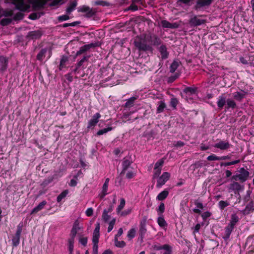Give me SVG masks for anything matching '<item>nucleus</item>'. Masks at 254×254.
Segmentation results:
<instances>
[{"label": "nucleus", "mask_w": 254, "mask_h": 254, "mask_svg": "<svg viewBox=\"0 0 254 254\" xmlns=\"http://www.w3.org/2000/svg\"><path fill=\"white\" fill-rule=\"evenodd\" d=\"M239 221V217L236 214L232 215L230 223L225 228L224 232L223 234L222 238L225 242L229 240L230 235L234 230L237 223Z\"/></svg>", "instance_id": "obj_1"}, {"label": "nucleus", "mask_w": 254, "mask_h": 254, "mask_svg": "<svg viewBox=\"0 0 254 254\" xmlns=\"http://www.w3.org/2000/svg\"><path fill=\"white\" fill-rule=\"evenodd\" d=\"M205 16L204 15H191L189 20L190 26L191 27H195L205 24L206 19L203 18Z\"/></svg>", "instance_id": "obj_2"}, {"label": "nucleus", "mask_w": 254, "mask_h": 254, "mask_svg": "<svg viewBox=\"0 0 254 254\" xmlns=\"http://www.w3.org/2000/svg\"><path fill=\"white\" fill-rule=\"evenodd\" d=\"M250 176V172L248 170L242 167L239 168L235 175H233L232 179L236 181H239L241 183L245 182Z\"/></svg>", "instance_id": "obj_3"}, {"label": "nucleus", "mask_w": 254, "mask_h": 254, "mask_svg": "<svg viewBox=\"0 0 254 254\" xmlns=\"http://www.w3.org/2000/svg\"><path fill=\"white\" fill-rule=\"evenodd\" d=\"M147 42L146 38H145L144 36L143 38H139L136 39L134 42V44L135 47L139 51L146 52L152 50V47L147 44Z\"/></svg>", "instance_id": "obj_4"}, {"label": "nucleus", "mask_w": 254, "mask_h": 254, "mask_svg": "<svg viewBox=\"0 0 254 254\" xmlns=\"http://www.w3.org/2000/svg\"><path fill=\"white\" fill-rule=\"evenodd\" d=\"M186 94V99L192 101L197 96V88L195 87H187L183 90Z\"/></svg>", "instance_id": "obj_5"}, {"label": "nucleus", "mask_w": 254, "mask_h": 254, "mask_svg": "<svg viewBox=\"0 0 254 254\" xmlns=\"http://www.w3.org/2000/svg\"><path fill=\"white\" fill-rule=\"evenodd\" d=\"M13 15V12L11 10L10 11H5L3 10V9H1L0 8V17L1 16H4L5 17H9ZM12 18H9V17H5L4 18H2L0 23L2 26H6L10 24L12 21Z\"/></svg>", "instance_id": "obj_6"}, {"label": "nucleus", "mask_w": 254, "mask_h": 254, "mask_svg": "<svg viewBox=\"0 0 254 254\" xmlns=\"http://www.w3.org/2000/svg\"><path fill=\"white\" fill-rule=\"evenodd\" d=\"M145 38H146V40L148 42L154 46H158L161 44V40L156 35L153 34H149L145 35Z\"/></svg>", "instance_id": "obj_7"}, {"label": "nucleus", "mask_w": 254, "mask_h": 254, "mask_svg": "<svg viewBox=\"0 0 254 254\" xmlns=\"http://www.w3.org/2000/svg\"><path fill=\"white\" fill-rule=\"evenodd\" d=\"M146 222V219H144L140 221L139 224L138 239L139 240H140L141 242H143V239L145 237V235L147 232Z\"/></svg>", "instance_id": "obj_8"}, {"label": "nucleus", "mask_w": 254, "mask_h": 254, "mask_svg": "<svg viewBox=\"0 0 254 254\" xmlns=\"http://www.w3.org/2000/svg\"><path fill=\"white\" fill-rule=\"evenodd\" d=\"M243 186L235 181L229 184L227 187L229 192H233L235 194L239 193L240 190H243Z\"/></svg>", "instance_id": "obj_9"}, {"label": "nucleus", "mask_w": 254, "mask_h": 254, "mask_svg": "<svg viewBox=\"0 0 254 254\" xmlns=\"http://www.w3.org/2000/svg\"><path fill=\"white\" fill-rule=\"evenodd\" d=\"M170 175L168 172H164L161 176L157 179L156 187L160 188L169 180Z\"/></svg>", "instance_id": "obj_10"}, {"label": "nucleus", "mask_w": 254, "mask_h": 254, "mask_svg": "<svg viewBox=\"0 0 254 254\" xmlns=\"http://www.w3.org/2000/svg\"><path fill=\"white\" fill-rule=\"evenodd\" d=\"M78 11L85 13L87 17H92L96 13V11L94 9L86 5L79 7Z\"/></svg>", "instance_id": "obj_11"}, {"label": "nucleus", "mask_w": 254, "mask_h": 254, "mask_svg": "<svg viewBox=\"0 0 254 254\" xmlns=\"http://www.w3.org/2000/svg\"><path fill=\"white\" fill-rule=\"evenodd\" d=\"M212 2V0H197L194 8L196 10H200L205 6H209Z\"/></svg>", "instance_id": "obj_12"}, {"label": "nucleus", "mask_w": 254, "mask_h": 254, "mask_svg": "<svg viewBox=\"0 0 254 254\" xmlns=\"http://www.w3.org/2000/svg\"><path fill=\"white\" fill-rule=\"evenodd\" d=\"M100 223H97L93 233L92 242L93 245H98L100 237Z\"/></svg>", "instance_id": "obj_13"}, {"label": "nucleus", "mask_w": 254, "mask_h": 254, "mask_svg": "<svg viewBox=\"0 0 254 254\" xmlns=\"http://www.w3.org/2000/svg\"><path fill=\"white\" fill-rule=\"evenodd\" d=\"M157 49L161 55V59L162 60H166L168 58L169 53L167 51V48L165 45H160Z\"/></svg>", "instance_id": "obj_14"}, {"label": "nucleus", "mask_w": 254, "mask_h": 254, "mask_svg": "<svg viewBox=\"0 0 254 254\" xmlns=\"http://www.w3.org/2000/svg\"><path fill=\"white\" fill-rule=\"evenodd\" d=\"M231 146V144L228 141L221 140L218 141L214 145V147L216 148L225 150L229 149Z\"/></svg>", "instance_id": "obj_15"}, {"label": "nucleus", "mask_w": 254, "mask_h": 254, "mask_svg": "<svg viewBox=\"0 0 254 254\" xmlns=\"http://www.w3.org/2000/svg\"><path fill=\"white\" fill-rule=\"evenodd\" d=\"M132 161L127 158H124L122 161V170L120 173V175H123L126 173V171L129 168L132 164Z\"/></svg>", "instance_id": "obj_16"}, {"label": "nucleus", "mask_w": 254, "mask_h": 254, "mask_svg": "<svg viewBox=\"0 0 254 254\" xmlns=\"http://www.w3.org/2000/svg\"><path fill=\"white\" fill-rule=\"evenodd\" d=\"M101 117V115L99 113L94 114L92 118L89 121L87 128L94 127L99 122V119Z\"/></svg>", "instance_id": "obj_17"}, {"label": "nucleus", "mask_w": 254, "mask_h": 254, "mask_svg": "<svg viewBox=\"0 0 254 254\" xmlns=\"http://www.w3.org/2000/svg\"><path fill=\"white\" fill-rule=\"evenodd\" d=\"M81 229L79 226V222L78 220L74 221L70 232V238H75L77 232Z\"/></svg>", "instance_id": "obj_18"}, {"label": "nucleus", "mask_w": 254, "mask_h": 254, "mask_svg": "<svg viewBox=\"0 0 254 254\" xmlns=\"http://www.w3.org/2000/svg\"><path fill=\"white\" fill-rule=\"evenodd\" d=\"M247 92L244 90L241 91L235 92L233 93V96L234 99L237 101L241 102L242 100L245 98L247 94Z\"/></svg>", "instance_id": "obj_19"}, {"label": "nucleus", "mask_w": 254, "mask_h": 254, "mask_svg": "<svg viewBox=\"0 0 254 254\" xmlns=\"http://www.w3.org/2000/svg\"><path fill=\"white\" fill-rule=\"evenodd\" d=\"M8 59L3 56H0V70L4 71L7 67Z\"/></svg>", "instance_id": "obj_20"}, {"label": "nucleus", "mask_w": 254, "mask_h": 254, "mask_svg": "<svg viewBox=\"0 0 254 254\" xmlns=\"http://www.w3.org/2000/svg\"><path fill=\"white\" fill-rule=\"evenodd\" d=\"M157 219V222L158 225L163 230H166L168 224L166 221L165 220L163 215H158Z\"/></svg>", "instance_id": "obj_21"}, {"label": "nucleus", "mask_w": 254, "mask_h": 254, "mask_svg": "<svg viewBox=\"0 0 254 254\" xmlns=\"http://www.w3.org/2000/svg\"><path fill=\"white\" fill-rule=\"evenodd\" d=\"M161 24L163 27L169 29H176L178 28L179 27V24L178 23H171L165 20H162L161 21Z\"/></svg>", "instance_id": "obj_22"}, {"label": "nucleus", "mask_w": 254, "mask_h": 254, "mask_svg": "<svg viewBox=\"0 0 254 254\" xmlns=\"http://www.w3.org/2000/svg\"><path fill=\"white\" fill-rule=\"evenodd\" d=\"M194 203L197 208H193L192 209L193 212L195 213L200 214L201 213L200 209H203L204 208L203 203L198 200H195Z\"/></svg>", "instance_id": "obj_23"}, {"label": "nucleus", "mask_w": 254, "mask_h": 254, "mask_svg": "<svg viewBox=\"0 0 254 254\" xmlns=\"http://www.w3.org/2000/svg\"><path fill=\"white\" fill-rule=\"evenodd\" d=\"M21 233L16 232L12 238V245L13 247H17L20 243Z\"/></svg>", "instance_id": "obj_24"}, {"label": "nucleus", "mask_w": 254, "mask_h": 254, "mask_svg": "<svg viewBox=\"0 0 254 254\" xmlns=\"http://www.w3.org/2000/svg\"><path fill=\"white\" fill-rule=\"evenodd\" d=\"M47 202L45 200L42 201L37 206L34 207L31 212V214L36 213L41 210L46 204Z\"/></svg>", "instance_id": "obj_25"}, {"label": "nucleus", "mask_w": 254, "mask_h": 254, "mask_svg": "<svg viewBox=\"0 0 254 254\" xmlns=\"http://www.w3.org/2000/svg\"><path fill=\"white\" fill-rule=\"evenodd\" d=\"M226 98L224 95H221L219 96L217 102V104L218 108L220 109H222L226 103Z\"/></svg>", "instance_id": "obj_26"}, {"label": "nucleus", "mask_w": 254, "mask_h": 254, "mask_svg": "<svg viewBox=\"0 0 254 254\" xmlns=\"http://www.w3.org/2000/svg\"><path fill=\"white\" fill-rule=\"evenodd\" d=\"M42 35L41 31L39 30L31 31L29 33L28 36L32 39H38Z\"/></svg>", "instance_id": "obj_27"}, {"label": "nucleus", "mask_w": 254, "mask_h": 254, "mask_svg": "<svg viewBox=\"0 0 254 254\" xmlns=\"http://www.w3.org/2000/svg\"><path fill=\"white\" fill-rule=\"evenodd\" d=\"M90 58L89 56H84L83 58L76 64L74 71L76 72L81 66L83 65L84 62H87Z\"/></svg>", "instance_id": "obj_28"}, {"label": "nucleus", "mask_w": 254, "mask_h": 254, "mask_svg": "<svg viewBox=\"0 0 254 254\" xmlns=\"http://www.w3.org/2000/svg\"><path fill=\"white\" fill-rule=\"evenodd\" d=\"M136 97H131L127 100V102L124 105L125 108H130L134 105V101L136 100Z\"/></svg>", "instance_id": "obj_29"}, {"label": "nucleus", "mask_w": 254, "mask_h": 254, "mask_svg": "<svg viewBox=\"0 0 254 254\" xmlns=\"http://www.w3.org/2000/svg\"><path fill=\"white\" fill-rule=\"evenodd\" d=\"M158 106L157 108L156 113L159 114L163 112L164 109L166 107L165 103L163 101H160L158 102Z\"/></svg>", "instance_id": "obj_30"}, {"label": "nucleus", "mask_w": 254, "mask_h": 254, "mask_svg": "<svg viewBox=\"0 0 254 254\" xmlns=\"http://www.w3.org/2000/svg\"><path fill=\"white\" fill-rule=\"evenodd\" d=\"M109 181H110L109 178H107L105 180V182L103 186V188H102V195H103L102 197H103L108 194L107 190H108Z\"/></svg>", "instance_id": "obj_31"}, {"label": "nucleus", "mask_w": 254, "mask_h": 254, "mask_svg": "<svg viewBox=\"0 0 254 254\" xmlns=\"http://www.w3.org/2000/svg\"><path fill=\"white\" fill-rule=\"evenodd\" d=\"M168 194L169 191L166 190H164L158 194L157 199L159 200H163L168 196Z\"/></svg>", "instance_id": "obj_32"}, {"label": "nucleus", "mask_w": 254, "mask_h": 254, "mask_svg": "<svg viewBox=\"0 0 254 254\" xmlns=\"http://www.w3.org/2000/svg\"><path fill=\"white\" fill-rule=\"evenodd\" d=\"M180 62L178 61H174L170 66V72L174 73L180 65Z\"/></svg>", "instance_id": "obj_33"}, {"label": "nucleus", "mask_w": 254, "mask_h": 254, "mask_svg": "<svg viewBox=\"0 0 254 254\" xmlns=\"http://www.w3.org/2000/svg\"><path fill=\"white\" fill-rule=\"evenodd\" d=\"M47 52V49H42L39 53L37 54L36 59L39 61H42L45 58V54Z\"/></svg>", "instance_id": "obj_34"}, {"label": "nucleus", "mask_w": 254, "mask_h": 254, "mask_svg": "<svg viewBox=\"0 0 254 254\" xmlns=\"http://www.w3.org/2000/svg\"><path fill=\"white\" fill-rule=\"evenodd\" d=\"M76 5V1H73L72 2H71L66 9V13L70 14L72 11H73L75 9Z\"/></svg>", "instance_id": "obj_35"}, {"label": "nucleus", "mask_w": 254, "mask_h": 254, "mask_svg": "<svg viewBox=\"0 0 254 254\" xmlns=\"http://www.w3.org/2000/svg\"><path fill=\"white\" fill-rule=\"evenodd\" d=\"M227 107L226 108L228 109L229 108H232L233 109H235L237 107V105L234 100L228 99L226 102Z\"/></svg>", "instance_id": "obj_36"}, {"label": "nucleus", "mask_w": 254, "mask_h": 254, "mask_svg": "<svg viewBox=\"0 0 254 254\" xmlns=\"http://www.w3.org/2000/svg\"><path fill=\"white\" fill-rule=\"evenodd\" d=\"M74 238H70L68 240V247L69 254H72L74 248Z\"/></svg>", "instance_id": "obj_37"}, {"label": "nucleus", "mask_w": 254, "mask_h": 254, "mask_svg": "<svg viewBox=\"0 0 254 254\" xmlns=\"http://www.w3.org/2000/svg\"><path fill=\"white\" fill-rule=\"evenodd\" d=\"M68 61V57L66 56H63L59 66L60 70H62L65 66V64Z\"/></svg>", "instance_id": "obj_38"}, {"label": "nucleus", "mask_w": 254, "mask_h": 254, "mask_svg": "<svg viewBox=\"0 0 254 254\" xmlns=\"http://www.w3.org/2000/svg\"><path fill=\"white\" fill-rule=\"evenodd\" d=\"M68 193V190H66L61 192L57 197V200L58 202H60L64 199Z\"/></svg>", "instance_id": "obj_39"}, {"label": "nucleus", "mask_w": 254, "mask_h": 254, "mask_svg": "<svg viewBox=\"0 0 254 254\" xmlns=\"http://www.w3.org/2000/svg\"><path fill=\"white\" fill-rule=\"evenodd\" d=\"M254 243V235L249 236L246 240V242L245 243V246H248L249 247H250L251 246L253 245V244Z\"/></svg>", "instance_id": "obj_40"}, {"label": "nucleus", "mask_w": 254, "mask_h": 254, "mask_svg": "<svg viewBox=\"0 0 254 254\" xmlns=\"http://www.w3.org/2000/svg\"><path fill=\"white\" fill-rule=\"evenodd\" d=\"M227 201L221 200L218 202V206L220 210H223L225 207L229 205Z\"/></svg>", "instance_id": "obj_41"}, {"label": "nucleus", "mask_w": 254, "mask_h": 254, "mask_svg": "<svg viewBox=\"0 0 254 254\" xmlns=\"http://www.w3.org/2000/svg\"><path fill=\"white\" fill-rule=\"evenodd\" d=\"M115 245L118 248H122L125 247L126 243L124 241H118V238H115Z\"/></svg>", "instance_id": "obj_42"}, {"label": "nucleus", "mask_w": 254, "mask_h": 254, "mask_svg": "<svg viewBox=\"0 0 254 254\" xmlns=\"http://www.w3.org/2000/svg\"><path fill=\"white\" fill-rule=\"evenodd\" d=\"M179 101L176 98H172L170 100V105L173 109H176Z\"/></svg>", "instance_id": "obj_43"}, {"label": "nucleus", "mask_w": 254, "mask_h": 254, "mask_svg": "<svg viewBox=\"0 0 254 254\" xmlns=\"http://www.w3.org/2000/svg\"><path fill=\"white\" fill-rule=\"evenodd\" d=\"M165 211V205L163 202H161L158 208H157V211L158 215H163V213Z\"/></svg>", "instance_id": "obj_44"}, {"label": "nucleus", "mask_w": 254, "mask_h": 254, "mask_svg": "<svg viewBox=\"0 0 254 254\" xmlns=\"http://www.w3.org/2000/svg\"><path fill=\"white\" fill-rule=\"evenodd\" d=\"M113 129V127H108L107 128H104L103 129H100L97 132V134L98 135H101L105 134V133L108 132V131H110Z\"/></svg>", "instance_id": "obj_45"}, {"label": "nucleus", "mask_w": 254, "mask_h": 254, "mask_svg": "<svg viewBox=\"0 0 254 254\" xmlns=\"http://www.w3.org/2000/svg\"><path fill=\"white\" fill-rule=\"evenodd\" d=\"M254 209V202L252 200L247 205L246 208H245V211L248 213L250 211L253 210Z\"/></svg>", "instance_id": "obj_46"}, {"label": "nucleus", "mask_w": 254, "mask_h": 254, "mask_svg": "<svg viewBox=\"0 0 254 254\" xmlns=\"http://www.w3.org/2000/svg\"><path fill=\"white\" fill-rule=\"evenodd\" d=\"M240 162V160L239 159H238V160H234V161H231V162L221 163V166L226 167V166H228L235 165V164H238V163H239Z\"/></svg>", "instance_id": "obj_47"}, {"label": "nucleus", "mask_w": 254, "mask_h": 254, "mask_svg": "<svg viewBox=\"0 0 254 254\" xmlns=\"http://www.w3.org/2000/svg\"><path fill=\"white\" fill-rule=\"evenodd\" d=\"M136 230L134 228H131L130 229L127 235V237L129 238V240L133 238L135 236Z\"/></svg>", "instance_id": "obj_48"}, {"label": "nucleus", "mask_w": 254, "mask_h": 254, "mask_svg": "<svg viewBox=\"0 0 254 254\" xmlns=\"http://www.w3.org/2000/svg\"><path fill=\"white\" fill-rule=\"evenodd\" d=\"M168 247V244H165L164 245H155L153 246V250L155 251H160L162 250H164Z\"/></svg>", "instance_id": "obj_49"}, {"label": "nucleus", "mask_w": 254, "mask_h": 254, "mask_svg": "<svg viewBox=\"0 0 254 254\" xmlns=\"http://www.w3.org/2000/svg\"><path fill=\"white\" fill-rule=\"evenodd\" d=\"M94 5L109 6V3L104 0H97L94 2Z\"/></svg>", "instance_id": "obj_50"}, {"label": "nucleus", "mask_w": 254, "mask_h": 254, "mask_svg": "<svg viewBox=\"0 0 254 254\" xmlns=\"http://www.w3.org/2000/svg\"><path fill=\"white\" fill-rule=\"evenodd\" d=\"M126 201L124 198L121 199V202L120 205L118 206L117 210L118 212L121 211L125 205Z\"/></svg>", "instance_id": "obj_51"}, {"label": "nucleus", "mask_w": 254, "mask_h": 254, "mask_svg": "<svg viewBox=\"0 0 254 254\" xmlns=\"http://www.w3.org/2000/svg\"><path fill=\"white\" fill-rule=\"evenodd\" d=\"M87 51H88V49L87 48V47L85 45H84V46L80 47L79 50L77 52L76 55L78 56V55H81Z\"/></svg>", "instance_id": "obj_52"}, {"label": "nucleus", "mask_w": 254, "mask_h": 254, "mask_svg": "<svg viewBox=\"0 0 254 254\" xmlns=\"http://www.w3.org/2000/svg\"><path fill=\"white\" fill-rule=\"evenodd\" d=\"M68 14H64V15H60V16H58V20L60 22L68 20L70 18V17Z\"/></svg>", "instance_id": "obj_53"}, {"label": "nucleus", "mask_w": 254, "mask_h": 254, "mask_svg": "<svg viewBox=\"0 0 254 254\" xmlns=\"http://www.w3.org/2000/svg\"><path fill=\"white\" fill-rule=\"evenodd\" d=\"M164 163L163 159H159L157 162L155 163L154 169H161V167L162 166Z\"/></svg>", "instance_id": "obj_54"}, {"label": "nucleus", "mask_w": 254, "mask_h": 254, "mask_svg": "<svg viewBox=\"0 0 254 254\" xmlns=\"http://www.w3.org/2000/svg\"><path fill=\"white\" fill-rule=\"evenodd\" d=\"M23 16L24 15L22 12H18L14 15L13 19L14 20H21L23 18Z\"/></svg>", "instance_id": "obj_55"}, {"label": "nucleus", "mask_w": 254, "mask_h": 254, "mask_svg": "<svg viewBox=\"0 0 254 254\" xmlns=\"http://www.w3.org/2000/svg\"><path fill=\"white\" fill-rule=\"evenodd\" d=\"M116 222V219L113 218L109 224V226L108 228V232H110L113 229L114 226L115 225Z\"/></svg>", "instance_id": "obj_56"}, {"label": "nucleus", "mask_w": 254, "mask_h": 254, "mask_svg": "<svg viewBox=\"0 0 254 254\" xmlns=\"http://www.w3.org/2000/svg\"><path fill=\"white\" fill-rule=\"evenodd\" d=\"M212 215V213L208 211H205L201 214V217L204 221H205L208 218L210 217Z\"/></svg>", "instance_id": "obj_57"}, {"label": "nucleus", "mask_w": 254, "mask_h": 254, "mask_svg": "<svg viewBox=\"0 0 254 254\" xmlns=\"http://www.w3.org/2000/svg\"><path fill=\"white\" fill-rule=\"evenodd\" d=\"M79 23H80V22H78V21H75V22H73L72 23H64L62 26L64 28H66L68 26L74 27V26H76L77 24H78Z\"/></svg>", "instance_id": "obj_58"}, {"label": "nucleus", "mask_w": 254, "mask_h": 254, "mask_svg": "<svg viewBox=\"0 0 254 254\" xmlns=\"http://www.w3.org/2000/svg\"><path fill=\"white\" fill-rule=\"evenodd\" d=\"M180 74L178 73H175L173 75L170 76L168 78V82L170 83H172L174 82L177 78H178Z\"/></svg>", "instance_id": "obj_59"}, {"label": "nucleus", "mask_w": 254, "mask_h": 254, "mask_svg": "<svg viewBox=\"0 0 254 254\" xmlns=\"http://www.w3.org/2000/svg\"><path fill=\"white\" fill-rule=\"evenodd\" d=\"M208 161H216L220 160V157L217 156L216 155L213 154L208 156L207 158Z\"/></svg>", "instance_id": "obj_60"}, {"label": "nucleus", "mask_w": 254, "mask_h": 254, "mask_svg": "<svg viewBox=\"0 0 254 254\" xmlns=\"http://www.w3.org/2000/svg\"><path fill=\"white\" fill-rule=\"evenodd\" d=\"M161 169H154V173H153V179H155V178L158 179L159 177V175L161 174Z\"/></svg>", "instance_id": "obj_61"}, {"label": "nucleus", "mask_w": 254, "mask_h": 254, "mask_svg": "<svg viewBox=\"0 0 254 254\" xmlns=\"http://www.w3.org/2000/svg\"><path fill=\"white\" fill-rule=\"evenodd\" d=\"M88 238L87 237H81L79 240V243L83 246H86L87 244Z\"/></svg>", "instance_id": "obj_62"}, {"label": "nucleus", "mask_w": 254, "mask_h": 254, "mask_svg": "<svg viewBox=\"0 0 254 254\" xmlns=\"http://www.w3.org/2000/svg\"><path fill=\"white\" fill-rule=\"evenodd\" d=\"M164 252L161 253V254H172V248L170 245H168V247L163 250Z\"/></svg>", "instance_id": "obj_63"}, {"label": "nucleus", "mask_w": 254, "mask_h": 254, "mask_svg": "<svg viewBox=\"0 0 254 254\" xmlns=\"http://www.w3.org/2000/svg\"><path fill=\"white\" fill-rule=\"evenodd\" d=\"M138 9V6L136 4L132 3L127 8V10H131V11H136Z\"/></svg>", "instance_id": "obj_64"}]
</instances>
